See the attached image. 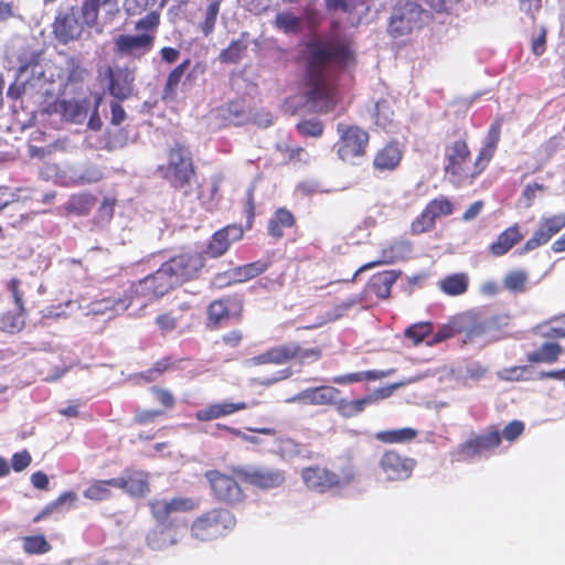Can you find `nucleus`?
<instances>
[{"label":"nucleus","instance_id":"21","mask_svg":"<svg viewBox=\"0 0 565 565\" xmlns=\"http://www.w3.org/2000/svg\"><path fill=\"white\" fill-rule=\"evenodd\" d=\"M110 94L119 99H126L132 94L135 74L129 68L109 70Z\"/></svg>","mask_w":565,"mask_h":565},{"label":"nucleus","instance_id":"32","mask_svg":"<svg viewBox=\"0 0 565 565\" xmlns=\"http://www.w3.org/2000/svg\"><path fill=\"white\" fill-rule=\"evenodd\" d=\"M439 287L449 296L462 295L468 288V276L466 274L450 275L439 282Z\"/></svg>","mask_w":565,"mask_h":565},{"label":"nucleus","instance_id":"57","mask_svg":"<svg viewBox=\"0 0 565 565\" xmlns=\"http://www.w3.org/2000/svg\"><path fill=\"white\" fill-rule=\"evenodd\" d=\"M404 383H395L379 390H375L373 393L365 396L366 399L370 401V405L377 403L379 401L388 398L393 392L399 388Z\"/></svg>","mask_w":565,"mask_h":565},{"label":"nucleus","instance_id":"4","mask_svg":"<svg viewBox=\"0 0 565 565\" xmlns=\"http://www.w3.org/2000/svg\"><path fill=\"white\" fill-rule=\"evenodd\" d=\"M445 174L456 186L471 181L486 168L478 157L476 162L470 160V152L465 141L457 140L446 148Z\"/></svg>","mask_w":565,"mask_h":565},{"label":"nucleus","instance_id":"25","mask_svg":"<svg viewBox=\"0 0 565 565\" xmlns=\"http://www.w3.org/2000/svg\"><path fill=\"white\" fill-rule=\"evenodd\" d=\"M402 156L403 152L397 143H387L376 152L373 166L381 172L393 171L398 167Z\"/></svg>","mask_w":565,"mask_h":565},{"label":"nucleus","instance_id":"40","mask_svg":"<svg viewBox=\"0 0 565 565\" xmlns=\"http://www.w3.org/2000/svg\"><path fill=\"white\" fill-rule=\"evenodd\" d=\"M115 0H84L82 6V15L87 25L96 23L99 6H113Z\"/></svg>","mask_w":565,"mask_h":565},{"label":"nucleus","instance_id":"33","mask_svg":"<svg viewBox=\"0 0 565 565\" xmlns=\"http://www.w3.org/2000/svg\"><path fill=\"white\" fill-rule=\"evenodd\" d=\"M147 543L152 550H161L175 543L167 525H160L147 535Z\"/></svg>","mask_w":565,"mask_h":565},{"label":"nucleus","instance_id":"14","mask_svg":"<svg viewBox=\"0 0 565 565\" xmlns=\"http://www.w3.org/2000/svg\"><path fill=\"white\" fill-rule=\"evenodd\" d=\"M565 227V213L552 215L548 217H542L537 230L533 236L526 241L524 246L519 250L520 255L529 253L544 244H546L551 237L557 234Z\"/></svg>","mask_w":565,"mask_h":565},{"label":"nucleus","instance_id":"49","mask_svg":"<svg viewBox=\"0 0 565 565\" xmlns=\"http://www.w3.org/2000/svg\"><path fill=\"white\" fill-rule=\"evenodd\" d=\"M527 365L505 367L498 372V377L503 381H529L532 377Z\"/></svg>","mask_w":565,"mask_h":565},{"label":"nucleus","instance_id":"6","mask_svg":"<svg viewBox=\"0 0 565 565\" xmlns=\"http://www.w3.org/2000/svg\"><path fill=\"white\" fill-rule=\"evenodd\" d=\"M163 177L174 188H182L194 174L190 151L180 145L170 150L169 161L161 168Z\"/></svg>","mask_w":565,"mask_h":565},{"label":"nucleus","instance_id":"53","mask_svg":"<svg viewBox=\"0 0 565 565\" xmlns=\"http://www.w3.org/2000/svg\"><path fill=\"white\" fill-rule=\"evenodd\" d=\"M79 184L96 183L103 179L102 170L96 166H83L79 167Z\"/></svg>","mask_w":565,"mask_h":565},{"label":"nucleus","instance_id":"43","mask_svg":"<svg viewBox=\"0 0 565 565\" xmlns=\"http://www.w3.org/2000/svg\"><path fill=\"white\" fill-rule=\"evenodd\" d=\"M77 500V494L73 491H67L62 493L54 502L47 504L42 512L34 519V521H39L42 518H45L54 512L61 510V507L64 504L72 505Z\"/></svg>","mask_w":565,"mask_h":565},{"label":"nucleus","instance_id":"35","mask_svg":"<svg viewBox=\"0 0 565 565\" xmlns=\"http://www.w3.org/2000/svg\"><path fill=\"white\" fill-rule=\"evenodd\" d=\"M164 0H125V9L128 14L137 15L146 11H160Z\"/></svg>","mask_w":565,"mask_h":565},{"label":"nucleus","instance_id":"12","mask_svg":"<svg viewBox=\"0 0 565 565\" xmlns=\"http://www.w3.org/2000/svg\"><path fill=\"white\" fill-rule=\"evenodd\" d=\"M372 2L373 0H324V7L333 15L342 13L348 25L358 26L367 14Z\"/></svg>","mask_w":565,"mask_h":565},{"label":"nucleus","instance_id":"58","mask_svg":"<svg viewBox=\"0 0 565 565\" xmlns=\"http://www.w3.org/2000/svg\"><path fill=\"white\" fill-rule=\"evenodd\" d=\"M537 329L544 337L565 338V327L563 322L543 323L539 326Z\"/></svg>","mask_w":565,"mask_h":565},{"label":"nucleus","instance_id":"9","mask_svg":"<svg viewBox=\"0 0 565 565\" xmlns=\"http://www.w3.org/2000/svg\"><path fill=\"white\" fill-rule=\"evenodd\" d=\"M210 482L213 495L227 504L239 503L244 499V492L237 481L217 470H211L205 473Z\"/></svg>","mask_w":565,"mask_h":565},{"label":"nucleus","instance_id":"19","mask_svg":"<svg viewBox=\"0 0 565 565\" xmlns=\"http://www.w3.org/2000/svg\"><path fill=\"white\" fill-rule=\"evenodd\" d=\"M244 231L239 225H228L212 236L205 253L213 258L224 255L230 248L231 244L239 241L243 237Z\"/></svg>","mask_w":565,"mask_h":565},{"label":"nucleus","instance_id":"3","mask_svg":"<svg viewBox=\"0 0 565 565\" xmlns=\"http://www.w3.org/2000/svg\"><path fill=\"white\" fill-rule=\"evenodd\" d=\"M459 322L461 323L459 324V331L465 334L462 340L465 344L484 347L501 338V328L507 324V318H486L477 312L468 311L460 315Z\"/></svg>","mask_w":565,"mask_h":565},{"label":"nucleus","instance_id":"18","mask_svg":"<svg viewBox=\"0 0 565 565\" xmlns=\"http://www.w3.org/2000/svg\"><path fill=\"white\" fill-rule=\"evenodd\" d=\"M93 105L94 99L88 98L62 99L55 103L54 110L67 121L83 124L90 114Z\"/></svg>","mask_w":565,"mask_h":565},{"label":"nucleus","instance_id":"2","mask_svg":"<svg viewBox=\"0 0 565 565\" xmlns=\"http://www.w3.org/2000/svg\"><path fill=\"white\" fill-rule=\"evenodd\" d=\"M204 266L201 254L179 255L161 265L152 275L147 276L135 286V296L131 301L143 298L140 303L145 307L148 301L158 299L181 282L191 279Z\"/></svg>","mask_w":565,"mask_h":565},{"label":"nucleus","instance_id":"20","mask_svg":"<svg viewBox=\"0 0 565 565\" xmlns=\"http://www.w3.org/2000/svg\"><path fill=\"white\" fill-rule=\"evenodd\" d=\"M305 484L317 492H326L340 484V478L329 470L320 467H310L301 473Z\"/></svg>","mask_w":565,"mask_h":565},{"label":"nucleus","instance_id":"28","mask_svg":"<svg viewBox=\"0 0 565 565\" xmlns=\"http://www.w3.org/2000/svg\"><path fill=\"white\" fill-rule=\"evenodd\" d=\"M398 274L394 270H386L374 275L369 282L370 291L374 292L380 298H387L391 294V288L396 281Z\"/></svg>","mask_w":565,"mask_h":565},{"label":"nucleus","instance_id":"1","mask_svg":"<svg viewBox=\"0 0 565 565\" xmlns=\"http://www.w3.org/2000/svg\"><path fill=\"white\" fill-rule=\"evenodd\" d=\"M352 52L340 39L313 43L309 49L306 102L311 110L327 113L335 105L332 76L335 70L349 65Z\"/></svg>","mask_w":565,"mask_h":565},{"label":"nucleus","instance_id":"51","mask_svg":"<svg viewBox=\"0 0 565 565\" xmlns=\"http://www.w3.org/2000/svg\"><path fill=\"white\" fill-rule=\"evenodd\" d=\"M297 130L303 137L318 138L323 134V124L319 119L302 120L297 125Z\"/></svg>","mask_w":565,"mask_h":565},{"label":"nucleus","instance_id":"38","mask_svg":"<svg viewBox=\"0 0 565 565\" xmlns=\"http://www.w3.org/2000/svg\"><path fill=\"white\" fill-rule=\"evenodd\" d=\"M500 139V125L494 124L489 129L488 136L486 138L484 147L481 149L479 153L480 160L487 166V163L492 158L494 150L497 148V145Z\"/></svg>","mask_w":565,"mask_h":565},{"label":"nucleus","instance_id":"22","mask_svg":"<svg viewBox=\"0 0 565 565\" xmlns=\"http://www.w3.org/2000/svg\"><path fill=\"white\" fill-rule=\"evenodd\" d=\"M114 488L124 489L131 495H143L149 491L148 475L143 471H132L125 477L113 478Z\"/></svg>","mask_w":565,"mask_h":565},{"label":"nucleus","instance_id":"29","mask_svg":"<svg viewBox=\"0 0 565 565\" xmlns=\"http://www.w3.org/2000/svg\"><path fill=\"white\" fill-rule=\"evenodd\" d=\"M335 406L338 414L344 418H351L359 414H361L366 406H370V401L365 398H359L349 401L345 398H335V403H332Z\"/></svg>","mask_w":565,"mask_h":565},{"label":"nucleus","instance_id":"11","mask_svg":"<svg viewBox=\"0 0 565 565\" xmlns=\"http://www.w3.org/2000/svg\"><path fill=\"white\" fill-rule=\"evenodd\" d=\"M153 42L154 35L150 33L120 34L114 40V51L120 57L140 58L151 51Z\"/></svg>","mask_w":565,"mask_h":565},{"label":"nucleus","instance_id":"55","mask_svg":"<svg viewBox=\"0 0 565 565\" xmlns=\"http://www.w3.org/2000/svg\"><path fill=\"white\" fill-rule=\"evenodd\" d=\"M483 454L482 448L479 446L477 438L470 439L460 446L458 451V460H466L475 456Z\"/></svg>","mask_w":565,"mask_h":565},{"label":"nucleus","instance_id":"47","mask_svg":"<svg viewBox=\"0 0 565 565\" xmlns=\"http://www.w3.org/2000/svg\"><path fill=\"white\" fill-rule=\"evenodd\" d=\"M459 320L460 315L451 318V320L447 324L441 326L439 330L434 334L433 339L429 341V344L443 342L451 338L456 333H460L459 324L461 323L459 322Z\"/></svg>","mask_w":565,"mask_h":565},{"label":"nucleus","instance_id":"42","mask_svg":"<svg viewBox=\"0 0 565 565\" xmlns=\"http://www.w3.org/2000/svg\"><path fill=\"white\" fill-rule=\"evenodd\" d=\"M374 121L377 126L386 128L392 124L394 118V111L391 103L387 99H381L375 104Z\"/></svg>","mask_w":565,"mask_h":565},{"label":"nucleus","instance_id":"16","mask_svg":"<svg viewBox=\"0 0 565 565\" xmlns=\"http://www.w3.org/2000/svg\"><path fill=\"white\" fill-rule=\"evenodd\" d=\"M84 24H86L84 19L82 18L81 20L77 12L71 10L56 17L53 30L61 42L67 43L78 39L83 32Z\"/></svg>","mask_w":565,"mask_h":565},{"label":"nucleus","instance_id":"5","mask_svg":"<svg viewBox=\"0 0 565 565\" xmlns=\"http://www.w3.org/2000/svg\"><path fill=\"white\" fill-rule=\"evenodd\" d=\"M236 524L235 516L225 509H214L198 518L192 524V535L209 541L223 535Z\"/></svg>","mask_w":565,"mask_h":565},{"label":"nucleus","instance_id":"62","mask_svg":"<svg viewBox=\"0 0 565 565\" xmlns=\"http://www.w3.org/2000/svg\"><path fill=\"white\" fill-rule=\"evenodd\" d=\"M114 213V201L105 199L97 211V223L106 224L110 221Z\"/></svg>","mask_w":565,"mask_h":565},{"label":"nucleus","instance_id":"37","mask_svg":"<svg viewBox=\"0 0 565 565\" xmlns=\"http://www.w3.org/2000/svg\"><path fill=\"white\" fill-rule=\"evenodd\" d=\"M277 29L285 33H298L303 28V20L291 12H280L276 15Z\"/></svg>","mask_w":565,"mask_h":565},{"label":"nucleus","instance_id":"24","mask_svg":"<svg viewBox=\"0 0 565 565\" xmlns=\"http://www.w3.org/2000/svg\"><path fill=\"white\" fill-rule=\"evenodd\" d=\"M129 307V303L121 298H104L93 301L85 312L86 316H102L111 319L117 315L122 313Z\"/></svg>","mask_w":565,"mask_h":565},{"label":"nucleus","instance_id":"60","mask_svg":"<svg viewBox=\"0 0 565 565\" xmlns=\"http://www.w3.org/2000/svg\"><path fill=\"white\" fill-rule=\"evenodd\" d=\"M479 446L482 448L483 452L488 451L492 448L499 446L501 441V436L498 431H491L477 437Z\"/></svg>","mask_w":565,"mask_h":565},{"label":"nucleus","instance_id":"39","mask_svg":"<svg viewBox=\"0 0 565 565\" xmlns=\"http://www.w3.org/2000/svg\"><path fill=\"white\" fill-rule=\"evenodd\" d=\"M110 479L109 480H98L89 484L84 490V497L86 499L93 500V501H103L110 497Z\"/></svg>","mask_w":565,"mask_h":565},{"label":"nucleus","instance_id":"36","mask_svg":"<svg viewBox=\"0 0 565 565\" xmlns=\"http://www.w3.org/2000/svg\"><path fill=\"white\" fill-rule=\"evenodd\" d=\"M220 1L207 0L204 9H202L203 21L201 24L202 32L204 35H210L215 28L217 15L220 12Z\"/></svg>","mask_w":565,"mask_h":565},{"label":"nucleus","instance_id":"23","mask_svg":"<svg viewBox=\"0 0 565 565\" xmlns=\"http://www.w3.org/2000/svg\"><path fill=\"white\" fill-rule=\"evenodd\" d=\"M412 252L411 244L405 241L396 242L392 244L388 248H384L382 250V256L380 259L367 263L361 266L354 276H358L360 273L376 267L379 265L392 264L399 259L406 258Z\"/></svg>","mask_w":565,"mask_h":565},{"label":"nucleus","instance_id":"50","mask_svg":"<svg viewBox=\"0 0 565 565\" xmlns=\"http://www.w3.org/2000/svg\"><path fill=\"white\" fill-rule=\"evenodd\" d=\"M160 22V11H150L143 18L136 22L135 29L141 33H150L154 35V32Z\"/></svg>","mask_w":565,"mask_h":565},{"label":"nucleus","instance_id":"27","mask_svg":"<svg viewBox=\"0 0 565 565\" xmlns=\"http://www.w3.org/2000/svg\"><path fill=\"white\" fill-rule=\"evenodd\" d=\"M522 238L523 235L520 233L519 226L516 224L510 226L490 245V252L495 257L503 256Z\"/></svg>","mask_w":565,"mask_h":565},{"label":"nucleus","instance_id":"34","mask_svg":"<svg viewBox=\"0 0 565 565\" xmlns=\"http://www.w3.org/2000/svg\"><path fill=\"white\" fill-rule=\"evenodd\" d=\"M529 276L522 269L509 271L503 278V287L513 294H523L526 291Z\"/></svg>","mask_w":565,"mask_h":565},{"label":"nucleus","instance_id":"26","mask_svg":"<svg viewBox=\"0 0 565 565\" xmlns=\"http://www.w3.org/2000/svg\"><path fill=\"white\" fill-rule=\"evenodd\" d=\"M247 408L246 403H215L195 413V418L201 422L217 419L235 412Z\"/></svg>","mask_w":565,"mask_h":565},{"label":"nucleus","instance_id":"45","mask_svg":"<svg viewBox=\"0 0 565 565\" xmlns=\"http://www.w3.org/2000/svg\"><path fill=\"white\" fill-rule=\"evenodd\" d=\"M247 50V42L242 38L233 41L228 47L223 50L220 54V58L226 63L237 62L243 53Z\"/></svg>","mask_w":565,"mask_h":565},{"label":"nucleus","instance_id":"7","mask_svg":"<svg viewBox=\"0 0 565 565\" xmlns=\"http://www.w3.org/2000/svg\"><path fill=\"white\" fill-rule=\"evenodd\" d=\"M339 135L338 154L343 161L361 157L365 153L369 145V134L354 125L339 122L337 126Z\"/></svg>","mask_w":565,"mask_h":565},{"label":"nucleus","instance_id":"63","mask_svg":"<svg viewBox=\"0 0 565 565\" xmlns=\"http://www.w3.org/2000/svg\"><path fill=\"white\" fill-rule=\"evenodd\" d=\"M190 64V61L186 60L184 61L183 63H181L180 65H178L168 76V79H167V87L169 89H172L174 88L181 81L185 70L188 68Z\"/></svg>","mask_w":565,"mask_h":565},{"label":"nucleus","instance_id":"10","mask_svg":"<svg viewBox=\"0 0 565 565\" xmlns=\"http://www.w3.org/2000/svg\"><path fill=\"white\" fill-rule=\"evenodd\" d=\"M152 516L160 525H170V519L174 513L192 511L199 507V501L191 498L177 497L168 499H154L149 501Z\"/></svg>","mask_w":565,"mask_h":565},{"label":"nucleus","instance_id":"31","mask_svg":"<svg viewBox=\"0 0 565 565\" xmlns=\"http://www.w3.org/2000/svg\"><path fill=\"white\" fill-rule=\"evenodd\" d=\"M96 203V198L87 194L72 195L67 202L66 211L76 215H87Z\"/></svg>","mask_w":565,"mask_h":565},{"label":"nucleus","instance_id":"56","mask_svg":"<svg viewBox=\"0 0 565 565\" xmlns=\"http://www.w3.org/2000/svg\"><path fill=\"white\" fill-rule=\"evenodd\" d=\"M269 264L265 260H256L246 265L242 266V273L243 276L246 278V280H249L252 278L257 277L258 275L263 274L267 268Z\"/></svg>","mask_w":565,"mask_h":565},{"label":"nucleus","instance_id":"8","mask_svg":"<svg viewBox=\"0 0 565 565\" xmlns=\"http://www.w3.org/2000/svg\"><path fill=\"white\" fill-rule=\"evenodd\" d=\"M425 12L422 8L412 1L399 3L393 11L388 31L394 36H401L412 32L422 22Z\"/></svg>","mask_w":565,"mask_h":565},{"label":"nucleus","instance_id":"52","mask_svg":"<svg viewBox=\"0 0 565 565\" xmlns=\"http://www.w3.org/2000/svg\"><path fill=\"white\" fill-rule=\"evenodd\" d=\"M433 214L434 212L426 207L423 213L412 223L413 233L420 234L430 230L434 226L436 220Z\"/></svg>","mask_w":565,"mask_h":565},{"label":"nucleus","instance_id":"48","mask_svg":"<svg viewBox=\"0 0 565 565\" xmlns=\"http://www.w3.org/2000/svg\"><path fill=\"white\" fill-rule=\"evenodd\" d=\"M51 548L44 536H26L23 539V550L28 554H43Z\"/></svg>","mask_w":565,"mask_h":565},{"label":"nucleus","instance_id":"30","mask_svg":"<svg viewBox=\"0 0 565 565\" xmlns=\"http://www.w3.org/2000/svg\"><path fill=\"white\" fill-rule=\"evenodd\" d=\"M416 436L417 431L409 427L383 430L375 434V438L385 444L406 443L413 440Z\"/></svg>","mask_w":565,"mask_h":565},{"label":"nucleus","instance_id":"44","mask_svg":"<svg viewBox=\"0 0 565 565\" xmlns=\"http://www.w3.org/2000/svg\"><path fill=\"white\" fill-rule=\"evenodd\" d=\"M56 181L63 185H81L79 184V167L64 166L62 168L54 167Z\"/></svg>","mask_w":565,"mask_h":565},{"label":"nucleus","instance_id":"13","mask_svg":"<svg viewBox=\"0 0 565 565\" xmlns=\"http://www.w3.org/2000/svg\"><path fill=\"white\" fill-rule=\"evenodd\" d=\"M238 473L248 483L264 490L279 488L286 481V473L284 470L270 467H250L239 469Z\"/></svg>","mask_w":565,"mask_h":565},{"label":"nucleus","instance_id":"54","mask_svg":"<svg viewBox=\"0 0 565 565\" xmlns=\"http://www.w3.org/2000/svg\"><path fill=\"white\" fill-rule=\"evenodd\" d=\"M426 207L429 211L434 212L433 216H435V218L441 215H449L452 213V204L446 198L435 199Z\"/></svg>","mask_w":565,"mask_h":565},{"label":"nucleus","instance_id":"46","mask_svg":"<svg viewBox=\"0 0 565 565\" xmlns=\"http://www.w3.org/2000/svg\"><path fill=\"white\" fill-rule=\"evenodd\" d=\"M433 331V324L430 322H417L409 326L405 332V338L413 341L415 345L419 344L427 335Z\"/></svg>","mask_w":565,"mask_h":565},{"label":"nucleus","instance_id":"64","mask_svg":"<svg viewBox=\"0 0 565 565\" xmlns=\"http://www.w3.org/2000/svg\"><path fill=\"white\" fill-rule=\"evenodd\" d=\"M540 349L543 358L546 359L545 363L555 362L562 352V348L557 343H544Z\"/></svg>","mask_w":565,"mask_h":565},{"label":"nucleus","instance_id":"41","mask_svg":"<svg viewBox=\"0 0 565 565\" xmlns=\"http://www.w3.org/2000/svg\"><path fill=\"white\" fill-rule=\"evenodd\" d=\"M269 362L273 364H282L294 359L297 353L296 343L285 344L271 348L267 351Z\"/></svg>","mask_w":565,"mask_h":565},{"label":"nucleus","instance_id":"17","mask_svg":"<svg viewBox=\"0 0 565 565\" xmlns=\"http://www.w3.org/2000/svg\"><path fill=\"white\" fill-rule=\"evenodd\" d=\"M340 391L333 386H319L312 388H306L298 394L286 399V403H300L305 405H332L335 403V398L339 396Z\"/></svg>","mask_w":565,"mask_h":565},{"label":"nucleus","instance_id":"59","mask_svg":"<svg viewBox=\"0 0 565 565\" xmlns=\"http://www.w3.org/2000/svg\"><path fill=\"white\" fill-rule=\"evenodd\" d=\"M228 316V308L224 301L217 300L210 305L209 307V318L215 323L220 322L222 319Z\"/></svg>","mask_w":565,"mask_h":565},{"label":"nucleus","instance_id":"15","mask_svg":"<svg viewBox=\"0 0 565 565\" xmlns=\"http://www.w3.org/2000/svg\"><path fill=\"white\" fill-rule=\"evenodd\" d=\"M380 468L390 481L405 480L411 477L415 468V460L403 457L394 450H388L381 457Z\"/></svg>","mask_w":565,"mask_h":565},{"label":"nucleus","instance_id":"61","mask_svg":"<svg viewBox=\"0 0 565 565\" xmlns=\"http://www.w3.org/2000/svg\"><path fill=\"white\" fill-rule=\"evenodd\" d=\"M24 320L22 318V313L8 316L2 321V329L6 332L14 333L20 331L23 328Z\"/></svg>","mask_w":565,"mask_h":565}]
</instances>
